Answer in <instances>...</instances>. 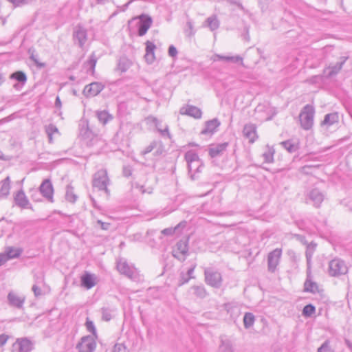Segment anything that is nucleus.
I'll return each instance as SVG.
<instances>
[{
	"instance_id": "56",
	"label": "nucleus",
	"mask_w": 352,
	"mask_h": 352,
	"mask_svg": "<svg viewBox=\"0 0 352 352\" xmlns=\"http://www.w3.org/2000/svg\"><path fill=\"white\" fill-rule=\"evenodd\" d=\"M41 286V285H32V290L34 292L35 297H38L42 295Z\"/></svg>"
},
{
	"instance_id": "8",
	"label": "nucleus",
	"mask_w": 352,
	"mask_h": 352,
	"mask_svg": "<svg viewBox=\"0 0 352 352\" xmlns=\"http://www.w3.org/2000/svg\"><path fill=\"white\" fill-rule=\"evenodd\" d=\"M281 256L282 250L280 248H276L268 254L267 270L270 272L274 273L276 272L279 265Z\"/></svg>"
},
{
	"instance_id": "62",
	"label": "nucleus",
	"mask_w": 352,
	"mask_h": 352,
	"mask_svg": "<svg viewBox=\"0 0 352 352\" xmlns=\"http://www.w3.org/2000/svg\"><path fill=\"white\" fill-rule=\"evenodd\" d=\"M195 267H196V265H192V267H190V268L188 270L187 272L186 273V275H187L188 277H190V278H193V276H192V274H193V272H194V270H195Z\"/></svg>"
},
{
	"instance_id": "53",
	"label": "nucleus",
	"mask_w": 352,
	"mask_h": 352,
	"mask_svg": "<svg viewBox=\"0 0 352 352\" xmlns=\"http://www.w3.org/2000/svg\"><path fill=\"white\" fill-rule=\"evenodd\" d=\"M190 277H188L186 273L184 272H181L180 274V279H179V285L181 286L185 283H187L189 280H190Z\"/></svg>"
},
{
	"instance_id": "57",
	"label": "nucleus",
	"mask_w": 352,
	"mask_h": 352,
	"mask_svg": "<svg viewBox=\"0 0 352 352\" xmlns=\"http://www.w3.org/2000/svg\"><path fill=\"white\" fill-rule=\"evenodd\" d=\"M168 55L170 57H175L177 55V50L174 45H170L168 47Z\"/></svg>"
},
{
	"instance_id": "46",
	"label": "nucleus",
	"mask_w": 352,
	"mask_h": 352,
	"mask_svg": "<svg viewBox=\"0 0 352 352\" xmlns=\"http://www.w3.org/2000/svg\"><path fill=\"white\" fill-rule=\"evenodd\" d=\"M45 132L47 134V136L49 138V142H52V135L55 133H58V130L54 124H50L48 126H47L45 127Z\"/></svg>"
},
{
	"instance_id": "40",
	"label": "nucleus",
	"mask_w": 352,
	"mask_h": 352,
	"mask_svg": "<svg viewBox=\"0 0 352 352\" xmlns=\"http://www.w3.org/2000/svg\"><path fill=\"white\" fill-rule=\"evenodd\" d=\"M255 321V317L253 314L247 312L243 317V324L245 329H249L253 326Z\"/></svg>"
},
{
	"instance_id": "42",
	"label": "nucleus",
	"mask_w": 352,
	"mask_h": 352,
	"mask_svg": "<svg viewBox=\"0 0 352 352\" xmlns=\"http://www.w3.org/2000/svg\"><path fill=\"white\" fill-rule=\"evenodd\" d=\"M184 157H185V160H186L187 164H189L192 162H194L197 160H200L197 153L193 150H190V151H187L185 153Z\"/></svg>"
},
{
	"instance_id": "36",
	"label": "nucleus",
	"mask_w": 352,
	"mask_h": 352,
	"mask_svg": "<svg viewBox=\"0 0 352 352\" xmlns=\"http://www.w3.org/2000/svg\"><path fill=\"white\" fill-rule=\"evenodd\" d=\"M98 58L94 52H93L89 59L85 62V65L87 67V72H91L92 74L94 73L96 65L97 63Z\"/></svg>"
},
{
	"instance_id": "47",
	"label": "nucleus",
	"mask_w": 352,
	"mask_h": 352,
	"mask_svg": "<svg viewBox=\"0 0 352 352\" xmlns=\"http://www.w3.org/2000/svg\"><path fill=\"white\" fill-rule=\"evenodd\" d=\"M316 311V308L311 304L307 305L302 309V315L305 317L311 316Z\"/></svg>"
},
{
	"instance_id": "11",
	"label": "nucleus",
	"mask_w": 352,
	"mask_h": 352,
	"mask_svg": "<svg viewBox=\"0 0 352 352\" xmlns=\"http://www.w3.org/2000/svg\"><path fill=\"white\" fill-rule=\"evenodd\" d=\"M39 191L44 198L50 203H53L54 200V188L52 184L49 179L43 181L39 186Z\"/></svg>"
},
{
	"instance_id": "39",
	"label": "nucleus",
	"mask_w": 352,
	"mask_h": 352,
	"mask_svg": "<svg viewBox=\"0 0 352 352\" xmlns=\"http://www.w3.org/2000/svg\"><path fill=\"white\" fill-rule=\"evenodd\" d=\"M65 199L71 203H75L78 199V196L74 193V188L72 186H67Z\"/></svg>"
},
{
	"instance_id": "4",
	"label": "nucleus",
	"mask_w": 352,
	"mask_h": 352,
	"mask_svg": "<svg viewBox=\"0 0 352 352\" xmlns=\"http://www.w3.org/2000/svg\"><path fill=\"white\" fill-rule=\"evenodd\" d=\"M348 272V267L340 258H335L331 260L329 263V274L331 276H339L346 274Z\"/></svg>"
},
{
	"instance_id": "5",
	"label": "nucleus",
	"mask_w": 352,
	"mask_h": 352,
	"mask_svg": "<svg viewBox=\"0 0 352 352\" xmlns=\"http://www.w3.org/2000/svg\"><path fill=\"white\" fill-rule=\"evenodd\" d=\"M109 182V179L106 170L101 169L95 173L93 180L94 187L100 190H104L107 193L109 192L107 188Z\"/></svg>"
},
{
	"instance_id": "20",
	"label": "nucleus",
	"mask_w": 352,
	"mask_h": 352,
	"mask_svg": "<svg viewBox=\"0 0 352 352\" xmlns=\"http://www.w3.org/2000/svg\"><path fill=\"white\" fill-rule=\"evenodd\" d=\"M305 291L315 294L318 292V286L316 282L312 280L311 269H307V278L304 283Z\"/></svg>"
},
{
	"instance_id": "24",
	"label": "nucleus",
	"mask_w": 352,
	"mask_h": 352,
	"mask_svg": "<svg viewBox=\"0 0 352 352\" xmlns=\"http://www.w3.org/2000/svg\"><path fill=\"white\" fill-rule=\"evenodd\" d=\"M220 125V122L217 118L206 122L205 128L201 131V133L204 135H212Z\"/></svg>"
},
{
	"instance_id": "9",
	"label": "nucleus",
	"mask_w": 352,
	"mask_h": 352,
	"mask_svg": "<svg viewBox=\"0 0 352 352\" xmlns=\"http://www.w3.org/2000/svg\"><path fill=\"white\" fill-rule=\"evenodd\" d=\"M73 39L75 44L82 48L87 41V30L81 25L76 26L73 32Z\"/></svg>"
},
{
	"instance_id": "52",
	"label": "nucleus",
	"mask_w": 352,
	"mask_h": 352,
	"mask_svg": "<svg viewBox=\"0 0 352 352\" xmlns=\"http://www.w3.org/2000/svg\"><path fill=\"white\" fill-rule=\"evenodd\" d=\"M102 318L103 320L109 321L111 319V314L109 309H102Z\"/></svg>"
},
{
	"instance_id": "3",
	"label": "nucleus",
	"mask_w": 352,
	"mask_h": 352,
	"mask_svg": "<svg viewBox=\"0 0 352 352\" xmlns=\"http://www.w3.org/2000/svg\"><path fill=\"white\" fill-rule=\"evenodd\" d=\"M205 282L207 285L219 288L222 284L221 274L212 267H206L204 270Z\"/></svg>"
},
{
	"instance_id": "30",
	"label": "nucleus",
	"mask_w": 352,
	"mask_h": 352,
	"mask_svg": "<svg viewBox=\"0 0 352 352\" xmlns=\"http://www.w3.org/2000/svg\"><path fill=\"white\" fill-rule=\"evenodd\" d=\"M187 222L182 221L178 223L175 228H168L162 230V234L166 236H172L175 232H180L181 230L186 226Z\"/></svg>"
},
{
	"instance_id": "13",
	"label": "nucleus",
	"mask_w": 352,
	"mask_h": 352,
	"mask_svg": "<svg viewBox=\"0 0 352 352\" xmlns=\"http://www.w3.org/2000/svg\"><path fill=\"white\" fill-rule=\"evenodd\" d=\"M8 304L13 307L19 309L23 308V305L25 301V296L23 295H19L14 292H10L7 296Z\"/></svg>"
},
{
	"instance_id": "25",
	"label": "nucleus",
	"mask_w": 352,
	"mask_h": 352,
	"mask_svg": "<svg viewBox=\"0 0 352 352\" xmlns=\"http://www.w3.org/2000/svg\"><path fill=\"white\" fill-rule=\"evenodd\" d=\"M228 146V142L221 143L217 145L212 146L209 149V155L211 157H217L221 155L227 149Z\"/></svg>"
},
{
	"instance_id": "29",
	"label": "nucleus",
	"mask_w": 352,
	"mask_h": 352,
	"mask_svg": "<svg viewBox=\"0 0 352 352\" xmlns=\"http://www.w3.org/2000/svg\"><path fill=\"white\" fill-rule=\"evenodd\" d=\"M298 144H299L298 141L296 140H293V139L283 141V142H280V145L285 150H287L288 152H289L291 153L296 152L298 149V148H299Z\"/></svg>"
},
{
	"instance_id": "17",
	"label": "nucleus",
	"mask_w": 352,
	"mask_h": 352,
	"mask_svg": "<svg viewBox=\"0 0 352 352\" xmlns=\"http://www.w3.org/2000/svg\"><path fill=\"white\" fill-rule=\"evenodd\" d=\"M12 349L15 352H30L32 349V344L27 338H23L17 340L12 345Z\"/></svg>"
},
{
	"instance_id": "14",
	"label": "nucleus",
	"mask_w": 352,
	"mask_h": 352,
	"mask_svg": "<svg viewBox=\"0 0 352 352\" xmlns=\"http://www.w3.org/2000/svg\"><path fill=\"white\" fill-rule=\"evenodd\" d=\"M152 19L151 16L142 14L139 16V21L138 23V35L144 36L152 24Z\"/></svg>"
},
{
	"instance_id": "43",
	"label": "nucleus",
	"mask_w": 352,
	"mask_h": 352,
	"mask_svg": "<svg viewBox=\"0 0 352 352\" xmlns=\"http://www.w3.org/2000/svg\"><path fill=\"white\" fill-rule=\"evenodd\" d=\"M131 63L126 58H121L118 60V69L122 72H125L130 67Z\"/></svg>"
},
{
	"instance_id": "15",
	"label": "nucleus",
	"mask_w": 352,
	"mask_h": 352,
	"mask_svg": "<svg viewBox=\"0 0 352 352\" xmlns=\"http://www.w3.org/2000/svg\"><path fill=\"white\" fill-rule=\"evenodd\" d=\"M15 204L22 209H32V206L30 203L27 196L23 190L18 191L14 197Z\"/></svg>"
},
{
	"instance_id": "1",
	"label": "nucleus",
	"mask_w": 352,
	"mask_h": 352,
	"mask_svg": "<svg viewBox=\"0 0 352 352\" xmlns=\"http://www.w3.org/2000/svg\"><path fill=\"white\" fill-rule=\"evenodd\" d=\"M118 272L133 281L141 280V276L138 270L132 265H129L126 260L120 258L117 261Z\"/></svg>"
},
{
	"instance_id": "12",
	"label": "nucleus",
	"mask_w": 352,
	"mask_h": 352,
	"mask_svg": "<svg viewBox=\"0 0 352 352\" xmlns=\"http://www.w3.org/2000/svg\"><path fill=\"white\" fill-rule=\"evenodd\" d=\"M104 88V85L102 83L94 82L85 87L83 94L87 98L94 97L100 94Z\"/></svg>"
},
{
	"instance_id": "44",
	"label": "nucleus",
	"mask_w": 352,
	"mask_h": 352,
	"mask_svg": "<svg viewBox=\"0 0 352 352\" xmlns=\"http://www.w3.org/2000/svg\"><path fill=\"white\" fill-rule=\"evenodd\" d=\"M28 53L30 54V60H32L38 68H43L45 66L44 63L39 61L38 55L34 54V50L30 49Z\"/></svg>"
},
{
	"instance_id": "35",
	"label": "nucleus",
	"mask_w": 352,
	"mask_h": 352,
	"mask_svg": "<svg viewBox=\"0 0 352 352\" xmlns=\"http://www.w3.org/2000/svg\"><path fill=\"white\" fill-rule=\"evenodd\" d=\"M316 249V244L310 243L307 246V250L305 252L306 259H307V269H311V258L313 256V254L315 252Z\"/></svg>"
},
{
	"instance_id": "19",
	"label": "nucleus",
	"mask_w": 352,
	"mask_h": 352,
	"mask_svg": "<svg viewBox=\"0 0 352 352\" xmlns=\"http://www.w3.org/2000/svg\"><path fill=\"white\" fill-rule=\"evenodd\" d=\"M342 60L340 62L337 63L335 65L326 67L323 71V75L326 78H331L336 75L342 68V66L346 62L347 58L342 57Z\"/></svg>"
},
{
	"instance_id": "63",
	"label": "nucleus",
	"mask_w": 352,
	"mask_h": 352,
	"mask_svg": "<svg viewBox=\"0 0 352 352\" xmlns=\"http://www.w3.org/2000/svg\"><path fill=\"white\" fill-rule=\"evenodd\" d=\"M137 188L139 189V190L142 193H145V192H148V193H151V189L149 190H146L144 189V186H140V185H137L136 186Z\"/></svg>"
},
{
	"instance_id": "54",
	"label": "nucleus",
	"mask_w": 352,
	"mask_h": 352,
	"mask_svg": "<svg viewBox=\"0 0 352 352\" xmlns=\"http://www.w3.org/2000/svg\"><path fill=\"white\" fill-rule=\"evenodd\" d=\"M113 352H128V351L124 344H116L113 347Z\"/></svg>"
},
{
	"instance_id": "48",
	"label": "nucleus",
	"mask_w": 352,
	"mask_h": 352,
	"mask_svg": "<svg viewBox=\"0 0 352 352\" xmlns=\"http://www.w3.org/2000/svg\"><path fill=\"white\" fill-rule=\"evenodd\" d=\"M318 352H334L330 346L329 340H326L318 349Z\"/></svg>"
},
{
	"instance_id": "49",
	"label": "nucleus",
	"mask_w": 352,
	"mask_h": 352,
	"mask_svg": "<svg viewBox=\"0 0 352 352\" xmlns=\"http://www.w3.org/2000/svg\"><path fill=\"white\" fill-rule=\"evenodd\" d=\"M158 142L157 141H153L149 145H148L144 151H142V154L145 155L151 153L155 148L157 147Z\"/></svg>"
},
{
	"instance_id": "58",
	"label": "nucleus",
	"mask_w": 352,
	"mask_h": 352,
	"mask_svg": "<svg viewBox=\"0 0 352 352\" xmlns=\"http://www.w3.org/2000/svg\"><path fill=\"white\" fill-rule=\"evenodd\" d=\"M8 261H9V259L6 253L4 252L0 253V266L4 265Z\"/></svg>"
},
{
	"instance_id": "64",
	"label": "nucleus",
	"mask_w": 352,
	"mask_h": 352,
	"mask_svg": "<svg viewBox=\"0 0 352 352\" xmlns=\"http://www.w3.org/2000/svg\"><path fill=\"white\" fill-rule=\"evenodd\" d=\"M210 60L214 62L221 60V54H214L211 56Z\"/></svg>"
},
{
	"instance_id": "45",
	"label": "nucleus",
	"mask_w": 352,
	"mask_h": 352,
	"mask_svg": "<svg viewBox=\"0 0 352 352\" xmlns=\"http://www.w3.org/2000/svg\"><path fill=\"white\" fill-rule=\"evenodd\" d=\"M34 285H44L45 276L42 272H34Z\"/></svg>"
},
{
	"instance_id": "41",
	"label": "nucleus",
	"mask_w": 352,
	"mask_h": 352,
	"mask_svg": "<svg viewBox=\"0 0 352 352\" xmlns=\"http://www.w3.org/2000/svg\"><path fill=\"white\" fill-rule=\"evenodd\" d=\"M10 78L17 80L23 85L27 81L26 74L21 71L14 72L11 74Z\"/></svg>"
},
{
	"instance_id": "38",
	"label": "nucleus",
	"mask_w": 352,
	"mask_h": 352,
	"mask_svg": "<svg viewBox=\"0 0 352 352\" xmlns=\"http://www.w3.org/2000/svg\"><path fill=\"white\" fill-rule=\"evenodd\" d=\"M193 294L199 298H204L208 295L205 287L202 285H195L191 287Z\"/></svg>"
},
{
	"instance_id": "31",
	"label": "nucleus",
	"mask_w": 352,
	"mask_h": 352,
	"mask_svg": "<svg viewBox=\"0 0 352 352\" xmlns=\"http://www.w3.org/2000/svg\"><path fill=\"white\" fill-rule=\"evenodd\" d=\"M205 25L208 27L211 31L217 30L220 24L219 21L215 15L208 17L205 21Z\"/></svg>"
},
{
	"instance_id": "6",
	"label": "nucleus",
	"mask_w": 352,
	"mask_h": 352,
	"mask_svg": "<svg viewBox=\"0 0 352 352\" xmlns=\"http://www.w3.org/2000/svg\"><path fill=\"white\" fill-rule=\"evenodd\" d=\"M173 256L180 261H185L188 254V240L179 241L173 250Z\"/></svg>"
},
{
	"instance_id": "37",
	"label": "nucleus",
	"mask_w": 352,
	"mask_h": 352,
	"mask_svg": "<svg viewBox=\"0 0 352 352\" xmlns=\"http://www.w3.org/2000/svg\"><path fill=\"white\" fill-rule=\"evenodd\" d=\"M221 60L227 63H239L241 65H243V58L239 55L236 56H223L221 55Z\"/></svg>"
},
{
	"instance_id": "50",
	"label": "nucleus",
	"mask_w": 352,
	"mask_h": 352,
	"mask_svg": "<svg viewBox=\"0 0 352 352\" xmlns=\"http://www.w3.org/2000/svg\"><path fill=\"white\" fill-rule=\"evenodd\" d=\"M264 160L267 163H272L274 160V151L269 150L263 154Z\"/></svg>"
},
{
	"instance_id": "22",
	"label": "nucleus",
	"mask_w": 352,
	"mask_h": 352,
	"mask_svg": "<svg viewBox=\"0 0 352 352\" xmlns=\"http://www.w3.org/2000/svg\"><path fill=\"white\" fill-rule=\"evenodd\" d=\"M243 135L249 140L250 143H253L257 138L256 127L254 124H246L243 130Z\"/></svg>"
},
{
	"instance_id": "27",
	"label": "nucleus",
	"mask_w": 352,
	"mask_h": 352,
	"mask_svg": "<svg viewBox=\"0 0 352 352\" xmlns=\"http://www.w3.org/2000/svg\"><path fill=\"white\" fill-rule=\"evenodd\" d=\"M156 47L155 45L149 41L146 43V54L145 59L148 63H152L155 60L154 51Z\"/></svg>"
},
{
	"instance_id": "2",
	"label": "nucleus",
	"mask_w": 352,
	"mask_h": 352,
	"mask_svg": "<svg viewBox=\"0 0 352 352\" xmlns=\"http://www.w3.org/2000/svg\"><path fill=\"white\" fill-rule=\"evenodd\" d=\"M315 110L313 106L306 104L301 110L299 119L301 127L305 130L311 129L314 124Z\"/></svg>"
},
{
	"instance_id": "32",
	"label": "nucleus",
	"mask_w": 352,
	"mask_h": 352,
	"mask_svg": "<svg viewBox=\"0 0 352 352\" xmlns=\"http://www.w3.org/2000/svg\"><path fill=\"white\" fill-rule=\"evenodd\" d=\"M4 252L8 256V259L16 258L20 256L22 250L19 248L8 246L5 248Z\"/></svg>"
},
{
	"instance_id": "26",
	"label": "nucleus",
	"mask_w": 352,
	"mask_h": 352,
	"mask_svg": "<svg viewBox=\"0 0 352 352\" xmlns=\"http://www.w3.org/2000/svg\"><path fill=\"white\" fill-rule=\"evenodd\" d=\"M339 122V116L336 112L328 113L324 116V120L321 122L322 126H326L329 128V126L333 125L334 124L338 123Z\"/></svg>"
},
{
	"instance_id": "55",
	"label": "nucleus",
	"mask_w": 352,
	"mask_h": 352,
	"mask_svg": "<svg viewBox=\"0 0 352 352\" xmlns=\"http://www.w3.org/2000/svg\"><path fill=\"white\" fill-rule=\"evenodd\" d=\"M85 325L88 331L92 333L93 334H95L96 329L94 324L92 321L87 320L86 321Z\"/></svg>"
},
{
	"instance_id": "51",
	"label": "nucleus",
	"mask_w": 352,
	"mask_h": 352,
	"mask_svg": "<svg viewBox=\"0 0 352 352\" xmlns=\"http://www.w3.org/2000/svg\"><path fill=\"white\" fill-rule=\"evenodd\" d=\"M14 7H20L31 3L33 0H8Z\"/></svg>"
},
{
	"instance_id": "7",
	"label": "nucleus",
	"mask_w": 352,
	"mask_h": 352,
	"mask_svg": "<svg viewBox=\"0 0 352 352\" xmlns=\"http://www.w3.org/2000/svg\"><path fill=\"white\" fill-rule=\"evenodd\" d=\"M145 121L147 124L154 126L162 137L168 138H171L168 126L166 124H162V121L158 120L157 118L153 116H149L146 118Z\"/></svg>"
},
{
	"instance_id": "21",
	"label": "nucleus",
	"mask_w": 352,
	"mask_h": 352,
	"mask_svg": "<svg viewBox=\"0 0 352 352\" xmlns=\"http://www.w3.org/2000/svg\"><path fill=\"white\" fill-rule=\"evenodd\" d=\"M308 198L313 202L315 207L318 208L323 201L324 195L318 188H314L309 192Z\"/></svg>"
},
{
	"instance_id": "18",
	"label": "nucleus",
	"mask_w": 352,
	"mask_h": 352,
	"mask_svg": "<svg viewBox=\"0 0 352 352\" xmlns=\"http://www.w3.org/2000/svg\"><path fill=\"white\" fill-rule=\"evenodd\" d=\"M204 164L201 160H197L188 164V175L192 180H195L198 178V174L201 172Z\"/></svg>"
},
{
	"instance_id": "16",
	"label": "nucleus",
	"mask_w": 352,
	"mask_h": 352,
	"mask_svg": "<svg viewBox=\"0 0 352 352\" xmlns=\"http://www.w3.org/2000/svg\"><path fill=\"white\" fill-rule=\"evenodd\" d=\"M81 285L87 289L94 287L97 283V276L94 274L85 272L80 278Z\"/></svg>"
},
{
	"instance_id": "23",
	"label": "nucleus",
	"mask_w": 352,
	"mask_h": 352,
	"mask_svg": "<svg viewBox=\"0 0 352 352\" xmlns=\"http://www.w3.org/2000/svg\"><path fill=\"white\" fill-rule=\"evenodd\" d=\"M180 113L186 114L196 119L201 118L202 116L201 109L193 105H188L186 107L182 108Z\"/></svg>"
},
{
	"instance_id": "60",
	"label": "nucleus",
	"mask_w": 352,
	"mask_h": 352,
	"mask_svg": "<svg viewBox=\"0 0 352 352\" xmlns=\"http://www.w3.org/2000/svg\"><path fill=\"white\" fill-rule=\"evenodd\" d=\"M8 338V336L5 334L0 335V346H3L7 342Z\"/></svg>"
},
{
	"instance_id": "28",
	"label": "nucleus",
	"mask_w": 352,
	"mask_h": 352,
	"mask_svg": "<svg viewBox=\"0 0 352 352\" xmlns=\"http://www.w3.org/2000/svg\"><path fill=\"white\" fill-rule=\"evenodd\" d=\"M10 183L11 181L9 176L0 182V198L7 197L10 194Z\"/></svg>"
},
{
	"instance_id": "59",
	"label": "nucleus",
	"mask_w": 352,
	"mask_h": 352,
	"mask_svg": "<svg viewBox=\"0 0 352 352\" xmlns=\"http://www.w3.org/2000/svg\"><path fill=\"white\" fill-rule=\"evenodd\" d=\"M132 174V170L130 166H124L123 168V175L124 177H129Z\"/></svg>"
},
{
	"instance_id": "34",
	"label": "nucleus",
	"mask_w": 352,
	"mask_h": 352,
	"mask_svg": "<svg viewBox=\"0 0 352 352\" xmlns=\"http://www.w3.org/2000/svg\"><path fill=\"white\" fill-rule=\"evenodd\" d=\"M96 116L99 122L102 124H107L113 119V116L107 111H98L96 112Z\"/></svg>"
},
{
	"instance_id": "10",
	"label": "nucleus",
	"mask_w": 352,
	"mask_h": 352,
	"mask_svg": "<svg viewBox=\"0 0 352 352\" xmlns=\"http://www.w3.org/2000/svg\"><path fill=\"white\" fill-rule=\"evenodd\" d=\"M96 346L94 338L91 336H84L81 338L76 348L79 352H93Z\"/></svg>"
},
{
	"instance_id": "33",
	"label": "nucleus",
	"mask_w": 352,
	"mask_h": 352,
	"mask_svg": "<svg viewBox=\"0 0 352 352\" xmlns=\"http://www.w3.org/2000/svg\"><path fill=\"white\" fill-rule=\"evenodd\" d=\"M219 349V352H234L232 344L231 341L227 338H221Z\"/></svg>"
},
{
	"instance_id": "61",
	"label": "nucleus",
	"mask_w": 352,
	"mask_h": 352,
	"mask_svg": "<svg viewBox=\"0 0 352 352\" xmlns=\"http://www.w3.org/2000/svg\"><path fill=\"white\" fill-rule=\"evenodd\" d=\"M97 223L101 226L102 230H107L109 229L110 224L109 223L102 222L101 220H98Z\"/></svg>"
}]
</instances>
